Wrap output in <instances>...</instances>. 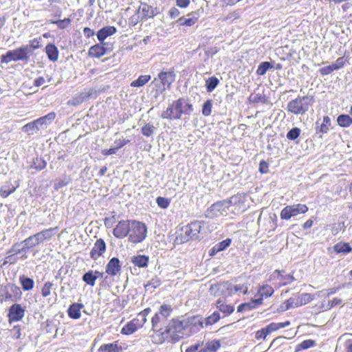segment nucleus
<instances>
[{
	"label": "nucleus",
	"instance_id": "nucleus-1",
	"mask_svg": "<svg viewBox=\"0 0 352 352\" xmlns=\"http://www.w3.org/2000/svg\"><path fill=\"white\" fill-rule=\"evenodd\" d=\"M192 110V105L188 102L186 99L180 98L173 101L166 110L162 112L161 117L163 119L179 120L183 113L190 114Z\"/></svg>",
	"mask_w": 352,
	"mask_h": 352
},
{
	"label": "nucleus",
	"instance_id": "nucleus-2",
	"mask_svg": "<svg viewBox=\"0 0 352 352\" xmlns=\"http://www.w3.org/2000/svg\"><path fill=\"white\" fill-rule=\"evenodd\" d=\"M314 102V99L312 96L297 97L287 103V110L295 115H303L309 110Z\"/></svg>",
	"mask_w": 352,
	"mask_h": 352
},
{
	"label": "nucleus",
	"instance_id": "nucleus-3",
	"mask_svg": "<svg viewBox=\"0 0 352 352\" xmlns=\"http://www.w3.org/2000/svg\"><path fill=\"white\" fill-rule=\"evenodd\" d=\"M55 117L56 114L54 113H50L45 116L24 125L22 130L29 135H34L40 130L45 129L55 119Z\"/></svg>",
	"mask_w": 352,
	"mask_h": 352
},
{
	"label": "nucleus",
	"instance_id": "nucleus-4",
	"mask_svg": "<svg viewBox=\"0 0 352 352\" xmlns=\"http://www.w3.org/2000/svg\"><path fill=\"white\" fill-rule=\"evenodd\" d=\"M166 333L174 340H178L184 337L189 336V332L187 330L185 320H173L172 322L166 330L162 332V334Z\"/></svg>",
	"mask_w": 352,
	"mask_h": 352
},
{
	"label": "nucleus",
	"instance_id": "nucleus-5",
	"mask_svg": "<svg viewBox=\"0 0 352 352\" xmlns=\"http://www.w3.org/2000/svg\"><path fill=\"white\" fill-rule=\"evenodd\" d=\"M30 59V47L22 46L14 50H9L1 56V63H8L11 61L28 60Z\"/></svg>",
	"mask_w": 352,
	"mask_h": 352
},
{
	"label": "nucleus",
	"instance_id": "nucleus-6",
	"mask_svg": "<svg viewBox=\"0 0 352 352\" xmlns=\"http://www.w3.org/2000/svg\"><path fill=\"white\" fill-rule=\"evenodd\" d=\"M147 228L144 223L132 220L128 241L133 243L142 242L146 237Z\"/></svg>",
	"mask_w": 352,
	"mask_h": 352
},
{
	"label": "nucleus",
	"instance_id": "nucleus-7",
	"mask_svg": "<svg viewBox=\"0 0 352 352\" xmlns=\"http://www.w3.org/2000/svg\"><path fill=\"white\" fill-rule=\"evenodd\" d=\"M230 213L229 203L226 200L212 204L206 212V217L214 219Z\"/></svg>",
	"mask_w": 352,
	"mask_h": 352
},
{
	"label": "nucleus",
	"instance_id": "nucleus-8",
	"mask_svg": "<svg viewBox=\"0 0 352 352\" xmlns=\"http://www.w3.org/2000/svg\"><path fill=\"white\" fill-rule=\"evenodd\" d=\"M308 211V208L305 204H294L287 206L281 210L280 216L282 219L289 220L292 217H296L299 214H305Z\"/></svg>",
	"mask_w": 352,
	"mask_h": 352
},
{
	"label": "nucleus",
	"instance_id": "nucleus-9",
	"mask_svg": "<svg viewBox=\"0 0 352 352\" xmlns=\"http://www.w3.org/2000/svg\"><path fill=\"white\" fill-rule=\"evenodd\" d=\"M245 201L246 197L243 195H236L230 197V199L226 200L229 203L230 212L235 214L242 213L246 210Z\"/></svg>",
	"mask_w": 352,
	"mask_h": 352
},
{
	"label": "nucleus",
	"instance_id": "nucleus-10",
	"mask_svg": "<svg viewBox=\"0 0 352 352\" xmlns=\"http://www.w3.org/2000/svg\"><path fill=\"white\" fill-rule=\"evenodd\" d=\"M210 292L214 296L222 295L228 297L234 294L232 285L228 282L213 284L210 286Z\"/></svg>",
	"mask_w": 352,
	"mask_h": 352
},
{
	"label": "nucleus",
	"instance_id": "nucleus-11",
	"mask_svg": "<svg viewBox=\"0 0 352 352\" xmlns=\"http://www.w3.org/2000/svg\"><path fill=\"white\" fill-rule=\"evenodd\" d=\"M2 300L15 302L21 298L22 292L20 288L14 284H8L3 290Z\"/></svg>",
	"mask_w": 352,
	"mask_h": 352
},
{
	"label": "nucleus",
	"instance_id": "nucleus-12",
	"mask_svg": "<svg viewBox=\"0 0 352 352\" xmlns=\"http://www.w3.org/2000/svg\"><path fill=\"white\" fill-rule=\"evenodd\" d=\"M131 221L122 220L118 222L113 230V234L117 239H124L129 236Z\"/></svg>",
	"mask_w": 352,
	"mask_h": 352
},
{
	"label": "nucleus",
	"instance_id": "nucleus-13",
	"mask_svg": "<svg viewBox=\"0 0 352 352\" xmlns=\"http://www.w3.org/2000/svg\"><path fill=\"white\" fill-rule=\"evenodd\" d=\"M201 227L202 222L199 221L191 222L190 224L186 226L184 228V232L187 238L185 239V240L188 241L190 239H197L198 234L201 231Z\"/></svg>",
	"mask_w": 352,
	"mask_h": 352
},
{
	"label": "nucleus",
	"instance_id": "nucleus-14",
	"mask_svg": "<svg viewBox=\"0 0 352 352\" xmlns=\"http://www.w3.org/2000/svg\"><path fill=\"white\" fill-rule=\"evenodd\" d=\"M189 336L199 331L202 327L204 320L199 316H195L185 320Z\"/></svg>",
	"mask_w": 352,
	"mask_h": 352
},
{
	"label": "nucleus",
	"instance_id": "nucleus-15",
	"mask_svg": "<svg viewBox=\"0 0 352 352\" xmlns=\"http://www.w3.org/2000/svg\"><path fill=\"white\" fill-rule=\"evenodd\" d=\"M96 96V91L94 89H85L82 92L79 94L77 96L68 102V104L73 106H76L85 100L91 97Z\"/></svg>",
	"mask_w": 352,
	"mask_h": 352
},
{
	"label": "nucleus",
	"instance_id": "nucleus-16",
	"mask_svg": "<svg viewBox=\"0 0 352 352\" xmlns=\"http://www.w3.org/2000/svg\"><path fill=\"white\" fill-rule=\"evenodd\" d=\"M25 310L19 304H14L9 309L8 317L10 322L19 321L24 316Z\"/></svg>",
	"mask_w": 352,
	"mask_h": 352
},
{
	"label": "nucleus",
	"instance_id": "nucleus-17",
	"mask_svg": "<svg viewBox=\"0 0 352 352\" xmlns=\"http://www.w3.org/2000/svg\"><path fill=\"white\" fill-rule=\"evenodd\" d=\"M106 250V243L103 239L96 240L90 252V256L94 260H97Z\"/></svg>",
	"mask_w": 352,
	"mask_h": 352
},
{
	"label": "nucleus",
	"instance_id": "nucleus-18",
	"mask_svg": "<svg viewBox=\"0 0 352 352\" xmlns=\"http://www.w3.org/2000/svg\"><path fill=\"white\" fill-rule=\"evenodd\" d=\"M157 78L166 87V89L170 87V85L175 80V74L173 71L161 72L158 74Z\"/></svg>",
	"mask_w": 352,
	"mask_h": 352
},
{
	"label": "nucleus",
	"instance_id": "nucleus-19",
	"mask_svg": "<svg viewBox=\"0 0 352 352\" xmlns=\"http://www.w3.org/2000/svg\"><path fill=\"white\" fill-rule=\"evenodd\" d=\"M276 215L275 214H269L268 216L263 218L261 216H260L258 219V223L259 226H261V224H266L267 226V228H266L265 229L267 230L268 228L270 230H273L275 229L276 226Z\"/></svg>",
	"mask_w": 352,
	"mask_h": 352
},
{
	"label": "nucleus",
	"instance_id": "nucleus-20",
	"mask_svg": "<svg viewBox=\"0 0 352 352\" xmlns=\"http://www.w3.org/2000/svg\"><path fill=\"white\" fill-rule=\"evenodd\" d=\"M121 266L118 258H112L106 266V272L111 276H116L120 270Z\"/></svg>",
	"mask_w": 352,
	"mask_h": 352
},
{
	"label": "nucleus",
	"instance_id": "nucleus-21",
	"mask_svg": "<svg viewBox=\"0 0 352 352\" xmlns=\"http://www.w3.org/2000/svg\"><path fill=\"white\" fill-rule=\"evenodd\" d=\"M138 12L141 14L142 18L148 19L153 17L156 14V9L147 3H141L138 9Z\"/></svg>",
	"mask_w": 352,
	"mask_h": 352
},
{
	"label": "nucleus",
	"instance_id": "nucleus-22",
	"mask_svg": "<svg viewBox=\"0 0 352 352\" xmlns=\"http://www.w3.org/2000/svg\"><path fill=\"white\" fill-rule=\"evenodd\" d=\"M116 32V28L113 26H105L100 29L97 33L98 41L103 43V41L110 36L113 35Z\"/></svg>",
	"mask_w": 352,
	"mask_h": 352
},
{
	"label": "nucleus",
	"instance_id": "nucleus-23",
	"mask_svg": "<svg viewBox=\"0 0 352 352\" xmlns=\"http://www.w3.org/2000/svg\"><path fill=\"white\" fill-rule=\"evenodd\" d=\"M221 346L219 340H214L207 342H202V347L200 352H216Z\"/></svg>",
	"mask_w": 352,
	"mask_h": 352
},
{
	"label": "nucleus",
	"instance_id": "nucleus-24",
	"mask_svg": "<svg viewBox=\"0 0 352 352\" xmlns=\"http://www.w3.org/2000/svg\"><path fill=\"white\" fill-rule=\"evenodd\" d=\"M216 307L221 311L223 316L230 315L234 310L233 305L227 304L224 300L219 299L216 302Z\"/></svg>",
	"mask_w": 352,
	"mask_h": 352
},
{
	"label": "nucleus",
	"instance_id": "nucleus-25",
	"mask_svg": "<svg viewBox=\"0 0 352 352\" xmlns=\"http://www.w3.org/2000/svg\"><path fill=\"white\" fill-rule=\"evenodd\" d=\"M150 87H152L153 91L154 92V97L157 99L160 95L163 94L166 88L164 85L160 82V80L156 77L151 82Z\"/></svg>",
	"mask_w": 352,
	"mask_h": 352
},
{
	"label": "nucleus",
	"instance_id": "nucleus-26",
	"mask_svg": "<svg viewBox=\"0 0 352 352\" xmlns=\"http://www.w3.org/2000/svg\"><path fill=\"white\" fill-rule=\"evenodd\" d=\"M188 16H189L188 18L182 16L178 19V22L180 25L191 26L197 21L199 17V14L197 12H191L190 14H188Z\"/></svg>",
	"mask_w": 352,
	"mask_h": 352
},
{
	"label": "nucleus",
	"instance_id": "nucleus-27",
	"mask_svg": "<svg viewBox=\"0 0 352 352\" xmlns=\"http://www.w3.org/2000/svg\"><path fill=\"white\" fill-rule=\"evenodd\" d=\"M272 278L279 280V283L283 285L291 283L294 280V278L292 275H290V274L283 275L280 273V271H278V270H276L272 274Z\"/></svg>",
	"mask_w": 352,
	"mask_h": 352
},
{
	"label": "nucleus",
	"instance_id": "nucleus-28",
	"mask_svg": "<svg viewBox=\"0 0 352 352\" xmlns=\"http://www.w3.org/2000/svg\"><path fill=\"white\" fill-rule=\"evenodd\" d=\"M28 249L25 248V245H24L23 241L20 243H15L12 248L9 250V253H13L14 254H22L21 258L25 259L27 258V252Z\"/></svg>",
	"mask_w": 352,
	"mask_h": 352
},
{
	"label": "nucleus",
	"instance_id": "nucleus-29",
	"mask_svg": "<svg viewBox=\"0 0 352 352\" xmlns=\"http://www.w3.org/2000/svg\"><path fill=\"white\" fill-rule=\"evenodd\" d=\"M24 245H25V248L30 250L39 244L42 243V240H41L38 234L36 233L32 236H30L25 240H23Z\"/></svg>",
	"mask_w": 352,
	"mask_h": 352
},
{
	"label": "nucleus",
	"instance_id": "nucleus-30",
	"mask_svg": "<svg viewBox=\"0 0 352 352\" xmlns=\"http://www.w3.org/2000/svg\"><path fill=\"white\" fill-rule=\"evenodd\" d=\"M100 44H96L91 46L89 50V55L94 58H100L106 53V49Z\"/></svg>",
	"mask_w": 352,
	"mask_h": 352
},
{
	"label": "nucleus",
	"instance_id": "nucleus-31",
	"mask_svg": "<svg viewBox=\"0 0 352 352\" xmlns=\"http://www.w3.org/2000/svg\"><path fill=\"white\" fill-rule=\"evenodd\" d=\"M261 304H262L261 299L252 300V301H250L249 302L241 304L237 308V311L241 312L243 311H249L252 309L256 308L258 305H260Z\"/></svg>",
	"mask_w": 352,
	"mask_h": 352
},
{
	"label": "nucleus",
	"instance_id": "nucleus-32",
	"mask_svg": "<svg viewBox=\"0 0 352 352\" xmlns=\"http://www.w3.org/2000/svg\"><path fill=\"white\" fill-rule=\"evenodd\" d=\"M83 307L82 304L73 303L68 309V315L70 318L78 319L80 317V310Z\"/></svg>",
	"mask_w": 352,
	"mask_h": 352
},
{
	"label": "nucleus",
	"instance_id": "nucleus-33",
	"mask_svg": "<svg viewBox=\"0 0 352 352\" xmlns=\"http://www.w3.org/2000/svg\"><path fill=\"white\" fill-rule=\"evenodd\" d=\"M148 256L146 255H136L131 258V262L138 267H146L148 263Z\"/></svg>",
	"mask_w": 352,
	"mask_h": 352
},
{
	"label": "nucleus",
	"instance_id": "nucleus-34",
	"mask_svg": "<svg viewBox=\"0 0 352 352\" xmlns=\"http://www.w3.org/2000/svg\"><path fill=\"white\" fill-rule=\"evenodd\" d=\"M45 52L50 60L55 62L58 60V50L54 44L50 43L47 45L45 47Z\"/></svg>",
	"mask_w": 352,
	"mask_h": 352
},
{
	"label": "nucleus",
	"instance_id": "nucleus-35",
	"mask_svg": "<svg viewBox=\"0 0 352 352\" xmlns=\"http://www.w3.org/2000/svg\"><path fill=\"white\" fill-rule=\"evenodd\" d=\"M19 186V184L14 186L11 182L6 183L0 190V195L2 197H7L11 193L14 192L16 188Z\"/></svg>",
	"mask_w": 352,
	"mask_h": 352
},
{
	"label": "nucleus",
	"instance_id": "nucleus-36",
	"mask_svg": "<svg viewBox=\"0 0 352 352\" xmlns=\"http://www.w3.org/2000/svg\"><path fill=\"white\" fill-rule=\"evenodd\" d=\"M57 229V228H51L49 229L43 230L39 232H37L41 240H42V243L45 241H50L55 234L54 231Z\"/></svg>",
	"mask_w": 352,
	"mask_h": 352
},
{
	"label": "nucleus",
	"instance_id": "nucleus-37",
	"mask_svg": "<svg viewBox=\"0 0 352 352\" xmlns=\"http://www.w3.org/2000/svg\"><path fill=\"white\" fill-rule=\"evenodd\" d=\"M121 351V346H119L116 343L104 344L98 349L99 352H120Z\"/></svg>",
	"mask_w": 352,
	"mask_h": 352
},
{
	"label": "nucleus",
	"instance_id": "nucleus-38",
	"mask_svg": "<svg viewBox=\"0 0 352 352\" xmlns=\"http://www.w3.org/2000/svg\"><path fill=\"white\" fill-rule=\"evenodd\" d=\"M274 289L272 287L268 285H264L261 286L258 289V294L260 296V298L258 299H261L263 300V298H268L274 294Z\"/></svg>",
	"mask_w": 352,
	"mask_h": 352
},
{
	"label": "nucleus",
	"instance_id": "nucleus-39",
	"mask_svg": "<svg viewBox=\"0 0 352 352\" xmlns=\"http://www.w3.org/2000/svg\"><path fill=\"white\" fill-rule=\"evenodd\" d=\"M290 324L289 321H286L284 322H272L270 324H268L265 329H266V331L270 334L272 331H276L279 329L285 328L286 327H288Z\"/></svg>",
	"mask_w": 352,
	"mask_h": 352
},
{
	"label": "nucleus",
	"instance_id": "nucleus-40",
	"mask_svg": "<svg viewBox=\"0 0 352 352\" xmlns=\"http://www.w3.org/2000/svg\"><path fill=\"white\" fill-rule=\"evenodd\" d=\"M150 312L151 309L146 308L140 313H139L136 318L133 320L134 321L136 322V324H138V326H139V327H142L143 324L146 322V316L148 315Z\"/></svg>",
	"mask_w": 352,
	"mask_h": 352
},
{
	"label": "nucleus",
	"instance_id": "nucleus-41",
	"mask_svg": "<svg viewBox=\"0 0 352 352\" xmlns=\"http://www.w3.org/2000/svg\"><path fill=\"white\" fill-rule=\"evenodd\" d=\"M151 76L150 75H141L137 80L131 82V86L133 87H140L146 85L150 80Z\"/></svg>",
	"mask_w": 352,
	"mask_h": 352
},
{
	"label": "nucleus",
	"instance_id": "nucleus-42",
	"mask_svg": "<svg viewBox=\"0 0 352 352\" xmlns=\"http://www.w3.org/2000/svg\"><path fill=\"white\" fill-rule=\"evenodd\" d=\"M333 250L337 253H349L352 249L348 243H338L333 246Z\"/></svg>",
	"mask_w": 352,
	"mask_h": 352
},
{
	"label": "nucleus",
	"instance_id": "nucleus-43",
	"mask_svg": "<svg viewBox=\"0 0 352 352\" xmlns=\"http://www.w3.org/2000/svg\"><path fill=\"white\" fill-rule=\"evenodd\" d=\"M82 279L87 285L94 286L97 276L94 274V271L90 270L82 276Z\"/></svg>",
	"mask_w": 352,
	"mask_h": 352
},
{
	"label": "nucleus",
	"instance_id": "nucleus-44",
	"mask_svg": "<svg viewBox=\"0 0 352 352\" xmlns=\"http://www.w3.org/2000/svg\"><path fill=\"white\" fill-rule=\"evenodd\" d=\"M339 126L342 127H348L352 124V118L349 115L342 114L337 118Z\"/></svg>",
	"mask_w": 352,
	"mask_h": 352
},
{
	"label": "nucleus",
	"instance_id": "nucleus-45",
	"mask_svg": "<svg viewBox=\"0 0 352 352\" xmlns=\"http://www.w3.org/2000/svg\"><path fill=\"white\" fill-rule=\"evenodd\" d=\"M19 280L24 291H29L34 287V280L30 278L22 276L20 277Z\"/></svg>",
	"mask_w": 352,
	"mask_h": 352
},
{
	"label": "nucleus",
	"instance_id": "nucleus-46",
	"mask_svg": "<svg viewBox=\"0 0 352 352\" xmlns=\"http://www.w3.org/2000/svg\"><path fill=\"white\" fill-rule=\"evenodd\" d=\"M139 327L136 322L133 320L123 327L122 333L126 335H129L134 333Z\"/></svg>",
	"mask_w": 352,
	"mask_h": 352
},
{
	"label": "nucleus",
	"instance_id": "nucleus-47",
	"mask_svg": "<svg viewBox=\"0 0 352 352\" xmlns=\"http://www.w3.org/2000/svg\"><path fill=\"white\" fill-rule=\"evenodd\" d=\"M274 67V65L270 62L265 61L260 63L257 69L256 74L259 76H263L266 74L267 71L269 69H272Z\"/></svg>",
	"mask_w": 352,
	"mask_h": 352
},
{
	"label": "nucleus",
	"instance_id": "nucleus-48",
	"mask_svg": "<svg viewBox=\"0 0 352 352\" xmlns=\"http://www.w3.org/2000/svg\"><path fill=\"white\" fill-rule=\"evenodd\" d=\"M219 80L217 78L212 76L206 81V87L208 92H212L219 85Z\"/></svg>",
	"mask_w": 352,
	"mask_h": 352
},
{
	"label": "nucleus",
	"instance_id": "nucleus-49",
	"mask_svg": "<svg viewBox=\"0 0 352 352\" xmlns=\"http://www.w3.org/2000/svg\"><path fill=\"white\" fill-rule=\"evenodd\" d=\"M221 318L220 314L218 311H214L210 316L205 319L206 326L212 325L216 323Z\"/></svg>",
	"mask_w": 352,
	"mask_h": 352
},
{
	"label": "nucleus",
	"instance_id": "nucleus-50",
	"mask_svg": "<svg viewBox=\"0 0 352 352\" xmlns=\"http://www.w3.org/2000/svg\"><path fill=\"white\" fill-rule=\"evenodd\" d=\"M297 299L298 301V305L302 306L311 302L313 300V297L310 294L304 293L297 296Z\"/></svg>",
	"mask_w": 352,
	"mask_h": 352
},
{
	"label": "nucleus",
	"instance_id": "nucleus-51",
	"mask_svg": "<svg viewBox=\"0 0 352 352\" xmlns=\"http://www.w3.org/2000/svg\"><path fill=\"white\" fill-rule=\"evenodd\" d=\"M50 23L56 24L60 29H65L69 26L71 23V19L69 18H65L63 20H57V21H50Z\"/></svg>",
	"mask_w": 352,
	"mask_h": 352
},
{
	"label": "nucleus",
	"instance_id": "nucleus-52",
	"mask_svg": "<svg viewBox=\"0 0 352 352\" xmlns=\"http://www.w3.org/2000/svg\"><path fill=\"white\" fill-rule=\"evenodd\" d=\"M171 311H172V308H171L170 305H163L160 307L158 314L160 315H161V316L162 318H166L170 316Z\"/></svg>",
	"mask_w": 352,
	"mask_h": 352
},
{
	"label": "nucleus",
	"instance_id": "nucleus-53",
	"mask_svg": "<svg viewBox=\"0 0 352 352\" xmlns=\"http://www.w3.org/2000/svg\"><path fill=\"white\" fill-rule=\"evenodd\" d=\"M212 101L210 100H206L203 105L202 114L205 116H208L212 112Z\"/></svg>",
	"mask_w": 352,
	"mask_h": 352
},
{
	"label": "nucleus",
	"instance_id": "nucleus-54",
	"mask_svg": "<svg viewBox=\"0 0 352 352\" xmlns=\"http://www.w3.org/2000/svg\"><path fill=\"white\" fill-rule=\"evenodd\" d=\"M161 285L160 280L155 277L152 278L146 285H145V287L146 290H149L151 289H155L159 287Z\"/></svg>",
	"mask_w": 352,
	"mask_h": 352
},
{
	"label": "nucleus",
	"instance_id": "nucleus-55",
	"mask_svg": "<svg viewBox=\"0 0 352 352\" xmlns=\"http://www.w3.org/2000/svg\"><path fill=\"white\" fill-rule=\"evenodd\" d=\"M155 127L153 125L150 124H146L142 128V133L146 137H150L153 135L154 132Z\"/></svg>",
	"mask_w": 352,
	"mask_h": 352
},
{
	"label": "nucleus",
	"instance_id": "nucleus-56",
	"mask_svg": "<svg viewBox=\"0 0 352 352\" xmlns=\"http://www.w3.org/2000/svg\"><path fill=\"white\" fill-rule=\"evenodd\" d=\"M300 134V129L295 127L291 129L287 134V138L290 140H296Z\"/></svg>",
	"mask_w": 352,
	"mask_h": 352
},
{
	"label": "nucleus",
	"instance_id": "nucleus-57",
	"mask_svg": "<svg viewBox=\"0 0 352 352\" xmlns=\"http://www.w3.org/2000/svg\"><path fill=\"white\" fill-rule=\"evenodd\" d=\"M52 286L53 284L51 282H46L43 285L41 289V294L43 297H47L50 295Z\"/></svg>",
	"mask_w": 352,
	"mask_h": 352
},
{
	"label": "nucleus",
	"instance_id": "nucleus-58",
	"mask_svg": "<svg viewBox=\"0 0 352 352\" xmlns=\"http://www.w3.org/2000/svg\"><path fill=\"white\" fill-rule=\"evenodd\" d=\"M330 126V118L328 116L323 118V122L320 125V131L322 133H326L329 131V126Z\"/></svg>",
	"mask_w": 352,
	"mask_h": 352
},
{
	"label": "nucleus",
	"instance_id": "nucleus-59",
	"mask_svg": "<svg viewBox=\"0 0 352 352\" xmlns=\"http://www.w3.org/2000/svg\"><path fill=\"white\" fill-rule=\"evenodd\" d=\"M230 243H231V239H226L222 241L221 242H219L217 244H216L215 246H216V248H217V250H219V252H221V251L224 250L228 246H230Z\"/></svg>",
	"mask_w": 352,
	"mask_h": 352
},
{
	"label": "nucleus",
	"instance_id": "nucleus-60",
	"mask_svg": "<svg viewBox=\"0 0 352 352\" xmlns=\"http://www.w3.org/2000/svg\"><path fill=\"white\" fill-rule=\"evenodd\" d=\"M315 342L311 340H306L302 342L298 346V349H307L314 346Z\"/></svg>",
	"mask_w": 352,
	"mask_h": 352
},
{
	"label": "nucleus",
	"instance_id": "nucleus-61",
	"mask_svg": "<svg viewBox=\"0 0 352 352\" xmlns=\"http://www.w3.org/2000/svg\"><path fill=\"white\" fill-rule=\"evenodd\" d=\"M156 202L157 205L162 208H166L170 204V201L168 199L161 197L157 198Z\"/></svg>",
	"mask_w": 352,
	"mask_h": 352
},
{
	"label": "nucleus",
	"instance_id": "nucleus-62",
	"mask_svg": "<svg viewBox=\"0 0 352 352\" xmlns=\"http://www.w3.org/2000/svg\"><path fill=\"white\" fill-rule=\"evenodd\" d=\"M346 63V58L344 57L338 58L334 63L332 64L335 70H338L344 67Z\"/></svg>",
	"mask_w": 352,
	"mask_h": 352
},
{
	"label": "nucleus",
	"instance_id": "nucleus-63",
	"mask_svg": "<svg viewBox=\"0 0 352 352\" xmlns=\"http://www.w3.org/2000/svg\"><path fill=\"white\" fill-rule=\"evenodd\" d=\"M335 70L334 67L332 65L322 67L320 69V73L322 76H326L330 74Z\"/></svg>",
	"mask_w": 352,
	"mask_h": 352
},
{
	"label": "nucleus",
	"instance_id": "nucleus-64",
	"mask_svg": "<svg viewBox=\"0 0 352 352\" xmlns=\"http://www.w3.org/2000/svg\"><path fill=\"white\" fill-rule=\"evenodd\" d=\"M202 347V342L197 343L196 344L190 346L186 352H200L199 349Z\"/></svg>",
	"mask_w": 352,
	"mask_h": 352
}]
</instances>
